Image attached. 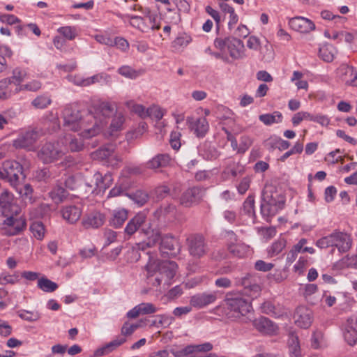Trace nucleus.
<instances>
[{
  "label": "nucleus",
  "mask_w": 357,
  "mask_h": 357,
  "mask_svg": "<svg viewBox=\"0 0 357 357\" xmlns=\"http://www.w3.org/2000/svg\"><path fill=\"white\" fill-rule=\"evenodd\" d=\"M115 112L109 102L100 103L94 112L80 109L76 104L66 105L63 112V127L68 130L81 131L83 138H91L101 132Z\"/></svg>",
  "instance_id": "1"
},
{
  "label": "nucleus",
  "mask_w": 357,
  "mask_h": 357,
  "mask_svg": "<svg viewBox=\"0 0 357 357\" xmlns=\"http://www.w3.org/2000/svg\"><path fill=\"white\" fill-rule=\"evenodd\" d=\"M142 231L146 236H149L147 242H142L136 243L133 247V252L135 253V258L136 260L140 257V255L137 253L139 250H144L146 247L154 246L158 242H161L160 234L158 231L154 232L151 229L150 224L146 223V215L144 213H138L133 218H132L126 225L124 229L126 236H131L135 232Z\"/></svg>",
  "instance_id": "2"
},
{
  "label": "nucleus",
  "mask_w": 357,
  "mask_h": 357,
  "mask_svg": "<svg viewBox=\"0 0 357 357\" xmlns=\"http://www.w3.org/2000/svg\"><path fill=\"white\" fill-rule=\"evenodd\" d=\"M285 204V197L281 192L271 185H266L261 192V214L266 220L275 216Z\"/></svg>",
  "instance_id": "3"
},
{
  "label": "nucleus",
  "mask_w": 357,
  "mask_h": 357,
  "mask_svg": "<svg viewBox=\"0 0 357 357\" xmlns=\"http://www.w3.org/2000/svg\"><path fill=\"white\" fill-rule=\"evenodd\" d=\"M143 17L138 15L118 14L117 15L122 19H129L130 24L139 29L142 32H147L149 29H159L160 26L157 23L158 16L156 13L151 12L149 9H146Z\"/></svg>",
  "instance_id": "4"
},
{
  "label": "nucleus",
  "mask_w": 357,
  "mask_h": 357,
  "mask_svg": "<svg viewBox=\"0 0 357 357\" xmlns=\"http://www.w3.org/2000/svg\"><path fill=\"white\" fill-rule=\"evenodd\" d=\"M225 302L228 309L233 311L236 317L245 316L252 310L250 299L244 298L239 291L227 293Z\"/></svg>",
  "instance_id": "5"
},
{
  "label": "nucleus",
  "mask_w": 357,
  "mask_h": 357,
  "mask_svg": "<svg viewBox=\"0 0 357 357\" xmlns=\"http://www.w3.org/2000/svg\"><path fill=\"white\" fill-rule=\"evenodd\" d=\"M186 246L189 255L195 259H200L208 252L205 237L199 233L192 234L186 238Z\"/></svg>",
  "instance_id": "6"
},
{
  "label": "nucleus",
  "mask_w": 357,
  "mask_h": 357,
  "mask_svg": "<svg viewBox=\"0 0 357 357\" xmlns=\"http://www.w3.org/2000/svg\"><path fill=\"white\" fill-rule=\"evenodd\" d=\"M146 269L148 273H158L159 275L169 281L175 276L178 265L173 261L165 260L155 262L149 259V261L146 265Z\"/></svg>",
  "instance_id": "7"
},
{
  "label": "nucleus",
  "mask_w": 357,
  "mask_h": 357,
  "mask_svg": "<svg viewBox=\"0 0 357 357\" xmlns=\"http://www.w3.org/2000/svg\"><path fill=\"white\" fill-rule=\"evenodd\" d=\"M64 155V152L58 143L46 142L37 152L38 160L43 164L53 163Z\"/></svg>",
  "instance_id": "8"
},
{
  "label": "nucleus",
  "mask_w": 357,
  "mask_h": 357,
  "mask_svg": "<svg viewBox=\"0 0 357 357\" xmlns=\"http://www.w3.org/2000/svg\"><path fill=\"white\" fill-rule=\"evenodd\" d=\"M22 165L15 160H6L0 169V178L8 181L17 189L20 176L22 175Z\"/></svg>",
  "instance_id": "9"
},
{
  "label": "nucleus",
  "mask_w": 357,
  "mask_h": 357,
  "mask_svg": "<svg viewBox=\"0 0 357 357\" xmlns=\"http://www.w3.org/2000/svg\"><path fill=\"white\" fill-rule=\"evenodd\" d=\"M45 134L43 129L34 128L21 132L18 137L13 141V146L15 149H23L30 151L38 139Z\"/></svg>",
  "instance_id": "10"
},
{
  "label": "nucleus",
  "mask_w": 357,
  "mask_h": 357,
  "mask_svg": "<svg viewBox=\"0 0 357 357\" xmlns=\"http://www.w3.org/2000/svg\"><path fill=\"white\" fill-rule=\"evenodd\" d=\"M206 188L202 186H193L185 190L180 197V204L190 208L199 204L206 194Z\"/></svg>",
  "instance_id": "11"
},
{
  "label": "nucleus",
  "mask_w": 357,
  "mask_h": 357,
  "mask_svg": "<svg viewBox=\"0 0 357 357\" xmlns=\"http://www.w3.org/2000/svg\"><path fill=\"white\" fill-rule=\"evenodd\" d=\"M236 285L243 287V292L242 294H245L252 298L257 297L261 291L260 286L257 284L256 279L250 274H247L241 278H236Z\"/></svg>",
  "instance_id": "12"
},
{
  "label": "nucleus",
  "mask_w": 357,
  "mask_h": 357,
  "mask_svg": "<svg viewBox=\"0 0 357 357\" xmlns=\"http://www.w3.org/2000/svg\"><path fill=\"white\" fill-rule=\"evenodd\" d=\"M294 319L297 326L307 328L312 323V312L305 306H299L294 312Z\"/></svg>",
  "instance_id": "13"
},
{
  "label": "nucleus",
  "mask_w": 357,
  "mask_h": 357,
  "mask_svg": "<svg viewBox=\"0 0 357 357\" xmlns=\"http://www.w3.org/2000/svg\"><path fill=\"white\" fill-rule=\"evenodd\" d=\"M216 299V292H203L191 296L190 299V304L195 308L201 309L213 303Z\"/></svg>",
  "instance_id": "14"
},
{
  "label": "nucleus",
  "mask_w": 357,
  "mask_h": 357,
  "mask_svg": "<svg viewBox=\"0 0 357 357\" xmlns=\"http://www.w3.org/2000/svg\"><path fill=\"white\" fill-rule=\"evenodd\" d=\"M332 234V247L338 250L340 253L347 252L351 245L350 236L345 233L340 231H334Z\"/></svg>",
  "instance_id": "15"
},
{
  "label": "nucleus",
  "mask_w": 357,
  "mask_h": 357,
  "mask_svg": "<svg viewBox=\"0 0 357 357\" xmlns=\"http://www.w3.org/2000/svg\"><path fill=\"white\" fill-rule=\"evenodd\" d=\"M179 250L178 241L174 237L166 235L162 238L160 250L162 257H166L169 255V251L171 252L170 255H175Z\"/></svg>",
  "instance_id": "16"
},
{
  "label": "nucleus",
  "mask_w": 357,
  "mask_h": 357,
  "mask_svg": "<svg viewBox=\"0 0 357 357\" xmlns=\"http://www.w3.org/2000/svg\"><path fill=\"white\" fill-rule=\"evenodd\" d=\"M3 225L8 226L6 228V234L8 236H15L19 234L26 227V220L24 218H15L13 216L7 218Z\"/></svg>",
  "instance_id": "17"
},
{
  "label": "nucleus",
  "mask_w": 357,
  "mask_h": 357,
  "mask_svg": "<svg viewBox=\"0 0 357 357\" xmlns=\"http://www.w3.org/2000/svg\"><path fill=\"white\" fill-rule=\"evenodd\" d=\"M227 50L234 59H241L245 56V46L243 41L234 37H227Z\"/></svg>",
  "instance_id": "18"
},
{
  "label": "nucleus",
  "mask_w": 357,
  "mask_h": 357,
  "mask_svg": "<svg viewBox=\"0 0 357 357\" xmlns=\"http://www.w3.org/2000/svg\"><path fill=\"white\" fill-rule=\"evenodd\" d=\"M105 221V216L98 211H93L82 219V224L85 229H97Z\"/></svg>",
  "instance_id": "19"
},
{
  "label": "nucleus",
  "mask_w": 357,
  "mask_h": 357,
  "mask_svg": "<svg viewBox=\"0 0 357 357\" xmlns=\"http://www.w3.org/2000/svg\"><path fill=\"white\" fill-rule=\"evenodd\" d=\"M289 24L292 29L301 33H308L315 29L314 22L303 17L291 18Z\"/></svg>",
  "instance_id": "20"
},
{
  "label": "nucleus",
  "mask_w": 357,
  "mask_h": 357,
  "mask_svg": "<svg viewBox=\"0 0 357 357\" xmlns=\"http://www.w3.org/2000/svg\"><path fill=\"white\" fill-rule=\"evenodd\" d=\"M157 312V307L151 303H142L127 312L130 319H135L139 315L153 314Z\"/></svg>",
  "instance_id": "21"
},
{
  "label": "nucleus",
  "mask_w": 357,
  "mask_h": 357,
  "mask_svg": "<svg viewBox=\"0 0 357 357\" xmlns=\"http://www.w3.org/2000/svg\"><path fill=\"white\" fill-rule=\"evenodd\" d=\"M82 209L75 205L64 206L61 209L63 218L70 224L77 222L82 215Z\"/></svg>",
  "instance_id": "22"
},
{
  "label": "nucleus",
  "mask_w": 357,
  "mask_h": 357,
  "mask_svg": "<svg viewBox=\"0 0 357 357\" xmlns=\"http://www.w3.org/2000/svg\"><path fill=\"white\" fill-rule=\"evenodd\" d=\"M171 162V158L167 153H159L147 161L145 167L156 171L158 169L167 167Z\"/></svg>",
  "instance_id": "23"
},
{
  "label": "nucleus",
  "mask_w": 357,
  "mask_h": 357,
  "mask_svg": "<svg viewBox=\"0 0 357 357\" xmlns=\"http://www.w3.org/2000/svg\"><path fill=\"white\" fill-rule=\"evenodd\" d=\"M186 121L189 127L194 130L195 134L198 137H204L208 131L209 125L204 117L197 119L195 122H193L192 118L188 117Z\"/></svg>",
  "instance_id": "24"
},
{
  "label": "nucleus",
  "mask_w": 357,
  "mask_h": 357,
  "mask_svg": "<svg viewBox=\"0 0 357 357\" xmlns=\"http://www.w3.org/2000/svg\"><path fill=\"white\" fill-rule=\"evenodd\" d=\"M261 309L263 313L274 317H280L285 314L283 305L272 301H266L261 305Z\"/></svg>",
  "instance_id": "25"
},
{
  "label": "nucleus",
  "mask_w": 357,
  "mask_h": 357,
  "mask_svg": "<svg viewBox=\"0 0 357 357\" xmlns=\"http://www.w3.org/2000/svg\"><path fill=\"white\" fill-rule=\"evenodd\" d=\"M126 342L125 337H116V339L106 344L103 347L97 349L93 354L95 357L107 355Z\"/></svg>",
  "instance_id": "26"
},
{
  "label": "nucleus",
  "mask_w": 357,
  "mask_h": 357,
  "mask_svg": "<svg viewBox=\"0 0 357 357\" xmlns=\"http://www.w3.org/2000/svg\"><path fill=\"white\" fill-rule=\"evenodd\" d=\"M255 328L261 333L273 334L278 330V326L269 319L261 317L254 321Z\"/></svg>",
  "instance_id": "27"
},
{
  "label": "nucleus",
  "mask_w": 357,
  "mask_h": 357,
  "mask_svg": "<svg viewBox=\"0 0 357 357\" xmlns=\"http://www.w3.org/2000/svg\"><path fill=\"white\" fill-rule=\"evenodd\" d=\"M128 211L125 208H117L112 211L109 224L115 228L121 227L128 219Z\"/></svg>",
  "instance_id": "28"
},
{
  "label": "nucleus",
  "mask_w": 357,
  "mask_h": 357,
  "mask_svg": "<svg viewBox=\"0 0 357 357\" xmlns=\"http://www.w3.org/2000/svg\"><path fill=\"white\" fill-rule=\"evenodd\" d=\"M116 146L114 144H108L104 145L91 153V158L93 160H106L114 153Z\"/></svg>",
  "instance_id": "29"
},
{
  "label": "nucleus",
  "mask_w": 357,
  "mask_h": 357,
  "mask_svg": "<svg viewBox=\"0 0 357 357\" xmlns=\"http://www.w3.org/2000/svg\"><path fill=\"white\" fill-rule=\"evenodd\" d=\"M93 178L96 181V188L95 190L96 191V194L100 192H104L106 189H107L112 182V175L109 174H106L103 176L100 172H96L93 175Z\"/></svg>",
  "instance_id": "30"
},
{
  "label": "nucleus",
  "mask_w": 357,
  "mask_h": 357,
  "mask_svg": "<svg viewBox=\"0 0 357 357\" xmlns=\"http://www.w3.org/2000/svg\"><path fill=\"white\" fill-rule=\"evenodd\" d=\"M13 80L10 78H6L0 81V100H6L10 98L15 92L13 85Z\"/></svg>",
  "instance_id": "31"
},
{
  "label": "nucleus",
  "mask_w": 357,
  "mask_h": 357,
  "mask_svg": "<svg viewBox=\"0 0 357 357\" xmlns=\"http://www.w3.org/2000/svg\"><path fill=\"white\" fill-rule=\"evenodd\" d=\"M201 154L207 160H215L220 155V152L211 143L206 142L201 148Z\"/></svg>",
  "instance_id": "32"
},
{
  "label": "nucleus",
  "mask_w": 357,
  "mask_h": 357,
  "mask_svg": "<svg viewBox=\"0 0 357 357\" xmlns=\"http://www.w3.org/2000/svg\"><path fill=\"white\" fill-rule=\"evenodd\" d=\"M336 53V48L333 45L328 43L323 45L319 50V57L326 62L333 61Z\"/></svg>",
  "instance_id": "33"
},
{
  "label": "nucleus",
  "mask_w": 357,
  "mask_h": 357,
  "mask_svg": "<svg viewBox=\"0 0 357 357\" xmlns=\"http://www.w3.org/2000/svg\"><path fill=\"white\" fill-rule=\"evenodd\" d=\"M176 211L174 205L167 204L160 206L155 212L154 216L158 219L163 218L166 220L169 217H173Z\"/></svg>",
  "instance_id": "34"
},
{
  "label": "nucleus",
  "mask_w": 357,
  "mask_h": 357,
  "mask_svg": "<svg viewBox=\"0 0 357 357\" xmlns=\"http://www.w3.org/2000/svg\"><path fill=\"white\" fill-rule=\"evenodd\" d=\"M127 196L139 206L144 205L149 199L148 192L143 190L127 193Z\"/></svg>",
  "instance_id": "35"
},
{
  "label": "nucleus",
  "mask_w": 357,
  "mask_h": 357,
  "mask_svg": "<svg viewBox=\"0 0 357 357\" xmlns=\"http://www.w3.org/2000/svg\"><path fill=\"white\" fill-rule=\"evenodd\" d=\"M227 249L234 256L243 257L249 250V246L243 243L227 244Z\"/></svg>",
  "instance_id": "36"
},
{
  "label": "nucleus",
  "mask_w": 357,
  "mask_h": 357,
  "mask_svg": "<svg viewBox=\"0 0 357 357\" xmlns=\"http://www.w3.org/2000/svg\"><path fill=\"white\" fill-rule=\"evenodd\" d=\"M50 194L56 204L63 202L69 195L65 187L61 185H56Z\"/></svg>",
  "instance_id": "37"
},
{
  "label": "nucleus",
  "mask_w": 357,
  "mask_h": 357,
  "mask_svg": "<svg viewBox=\"0 0 357 357\" xmlns=\"http://www.w3.org/2000/svg\"><path fill=\"white\" fill-rule=\"evenodd\" d=\"M259 119L265 125L269 126L274 123H278L282 122V115L281 112L275 111L273 114H261L259 116Z\"/></svg>",
  "instance_id": "38"
},
{
  "label": "nucleus",
  "mask_w": 357,
  "mask_h": 357,
  "mask_svg": "<svg viewBox=\"0 0 357 357\" xmlns=\"http://www.w3.org/2000/svg\"><path fill=\"white\" fill-rule=\"evenodd\" d=\"M192 41L190 36L185 33L178 36L172 42V47L176 50H181L188 46V45Z\"/></svg>",
  "instance_id": "39"
},
{
  "label": "nucleus",
  "mask_w": 357,
  "mask_h": 357,
  "mask_svg": "<svg viewBox=\"0 0 357 357\" xmlns=\"http://www.w3.org/2000/svg\"><path fill=\"white\" fill-rule=\"evenodd\" d=\"M287 241L284 238L275 241L268 249V255L271 257L280 254L286 246Z\"/></svg>",
  "instance_id": "40"
},
{
  "label": "nucleus",
  "mask_w": 357,
  "mask_h": 357,
  "mask_svg": "<svg viewBox=\"0 0 357 357\" xmlns=\"http://www.w3.org/2000/svg\"><path fill=\"white\" fill-rule=\"evenodd\" d=\"M125 121L123 115L121 113L116 114L112 120L109 127V135L113 136L114 132L121 130L123 128V124Z\"/></svg>",
  "instance_id": "41"
},
{
  "label": "nucleus",
  "mask_w": 357,
  "mask_h": 357,
  "mask_svg": "<svg viewBox=\"0 0 357 357\" xmlns=\"http://www.w3.org/2000/svg\"><path fill=\"white\" fill-rule=\"evenodd\" d=\"M38 287L45 292H53L58 288V284L47 278L38 280Z\"/></svg>",
  "instance_id": "42"
},
{
  "label": "nucleus",
  "mask_w": 357,
  "mask_h": 357,
  "mask_svg": "<svg viewBox=\"0 0 357 357\" xmlns=\"http://www.w3.org/2000/svg\"><path fill=\"white\" fill-rule=\"evenodd\" d=\"M30 230L33 236L38 240H42L45 236V226L40 221H36L30 225Z\"/></svg>",
  "instance_id": "43"
},
{
  "label": "nucleus",
  "mask_w": 357,
  "mask_h": 357,
  "mask_svg": "<svg viewBox=\"0 0 357 357\" xmlns=\"http://www.w3.org/2000/svg\"><path fill=\"white\" fill-rule=\"evenodd\" d=\"M242 211L249 217H255V197L253 195H249L244 201Z\"/></svg>",
  "instance_id": "44"
},
{
  "label": "nucleus",
  "mask_w": 357,
  "mask_h": 357,
  "mask_svg": "<svg viewBox=\"0 0 357 357\" xmlns=\"http://www.w3.org/2000/svg\"><path fill=\"white\" fill-rule=\"evenodd\" d=\"M26 75V70L20 68H16L13 70V76L10 78L13 80L12 85L15 89L16 86H21L20 84L24 81Z\"/></svg>",
  "instance_id": "45"
},
{
  "label": "nucleus",
  "mask_w": 357,
  "mask_h": 357,
  "mask_svg": "<svg viewBox=\"0 0 357 357\" xmlns=\"http://www.w3.org/2000/svg\"><path fill=\"white\" fill-rule=\"evenodd\" d=\"M13 202V195L6 190L3 192L0 195V206L3 210V213H5L7 210H10Z\"/></svg>",
  "instance_id": "46"
},
{
  "label": "nucleus",
  "mask_w": 357,
  "mask_h": 357,
  "mask_svg": "<svg viewBox=\"0 0 357 357\" xmlns=\"http://www.w3.org/2000/svg\"><path fill=\"white\" fill-rule=\"evenodd\" d=\"M58 32L66 39L73 40L77 36V31L75 26H66L58 29Z\"/></svg>",
  "instance_id": "47"
},
{
  "label": "nucleus",
  "mask_w": 357,
  "mask_h": 357,
  "mask_svg": "<svg viewBox=\"0 0 357 357\" xmlns=\"http://www.w3.org/2000/svg\"><path fill=\"white\" fill-rule=\"evenodd\" d=\"M345 76L351 77L350 79L345 78V82L352 86H357V72L352 66H347L343 68Z\"/></svg>",
  "instance_id": "48"
},
{
  "label": "nucleus",
  "mask_w": 357,
  "mask_h": 357,
  "mask_svg": "<svg viewBox=\"0 0 357 357\" xmlns=\"http://www.w3.org/2000/svg\"><path fill=\"white\" fill-rule=\"evenodd\" d=\"M18 316L26 321H36L40 318V314L39 312L35 311H27V310H20L18 312Z\"/></svg>",
  "instance_id": "49"
},
{
  "label": "nucleus",
  "mask_w": 357,
  "mask_h": 357,
  "mask_svg": "<svg viewBox=\"0 0 357 357\" xmlns=\"http://www.w3.org/2000/svg\"><path fill=\"white\" fill-rule=\"evenodd\" d=\"M243 167L235 162H230L226 167L225 172L231 174L233 177H236L238 174H243Z\"/></svg>",
  "instance_id": "50"
},
{
  "label": "nucleus",
  "mask_w": 357,
  "mask_h": 357,
  "mask_svg": "<svg viewBox=\"0 0 357 357\" xmlns=\"http://www.w3.org/2000/svg\"><path fill=\"white\" fill-rule=\"evenodd\" d=\"M41 88V83L37 80H33L26 84L22 86H16L15 92H19L22 90H27L30 91H37Z\"/></svg>",
  "instance_id": "51"
},
{
  "label": "nucleus",
  "mask_w": 357,
  "mask_h": 357,
  "mask_svg": "<svg viewBox=\"0 0 357 357\" xmlns=\"http://www.w3.org/2000/svg\"><path fill=\"white\" fill-rule=\"evenodd\" d=\"M19 192L23 197L25 202L31 204L34 202V199L32 196L33 188L31 185L25 184L22 188L19 190Z\"/></svg>",
  "instance_id": "52"
},
{
  "label": "nucleus",
  "mask_w": 357,
  "mask_h": 357,
  "mask_svg": "<svg viewBox=\"0 0 357 357\" xmlns=\"http://www.w3.org/2000/svg\"><path fill=\"white\" fill-rule=\"evenodd\" d=\"M51 102L52 100L50 97L46 96H40L33 100L31 104L37 109H44L50 105Z\"/></svg>",
  "instance_id": "53"
},
{
  "label": "nucleus",
  "mask_w": 357,
  "mask_h": 357,
  "mask_svg": "<svg viewBox=\"0 0 357 357\" xmlns=\"http://www.w3.org/2000/svg\"><path fill=\"white\" fill-rule=\"evenodd\" d=\"M144 322L142 319H141L138 324H130L128 322H126L122 328H121V336L125 337L127 335H130L133 333V332L139 327L142 326V324Z\"/></svg>",
  "instance_id": "54"
},
{
  "label": "nucleus",
  "mask_w": 357,
  "mask_h": 357,
  "mask_svg": "<svg viewBox=\"0 0 357 357\" xmlns=\"http://www.w3.org/2000/svg\"><path fill=\"white\" fill-rule=\"evenodd\" d=\"M33 175L35 179L38 181L47 182L51 178V173L47 167L37 169Z\"/></svg>",
  "instance_id": "55"
},
{
  "label": "nucleus",
  "mask_w": 357,
  "mask_h": 357,
  "mask_svg": "<svg viewBox=\"0 0 357 357\" xmlns=\"http://www.w3.org/2000/svg\"><path fill=\"white\" fill-rule=\"evenodd\" d=\"M170 195V188L167 185H160L154 190V195L158 201L162 200Z\"/></svg>",
  "instance_id": "56"
},
{
  "label": "nucleus",
  "mask_w": 357,
  "mask_h": 357,
  "mask_svg": "<svg viewBox=\"0 0 357 357\" xmlns=\"http://www.w3.org/2000/svg\"><path fill=\"white\" fill-rule=\"evenodd\" d=\"M324 339V333L320 330H316L313 332L311 345L314 349H319L321 347Z\"/></svg>",
  "instance_id": "57"
},
{
  "label": "nucleus",
  "mask_w": 357,
  "mask_h": 357,
  "mask_svg": "<svg viewBox=\"0 0 357 357\" xmlns=\"http://www.w3.org/2000/svg\"><path fill=\"white\" fill-rule=\"evenodd\" d=\"M102 77L103 75L102 74L95 75L85 79H82L77 82V84L82 86H89L92 84L100 82Z\"/></svg>",
  "instance_id": "58"
},
{
  "label": "nucleus",
  "mask_w": 357,
  "mask_h": 357,
  "mask_svg": "<svg viewBox=\"0 0 357 357\" xmlns=\"http://www.w3.org/2000/svg\"><path fill=\"white\" fill-rule=\"evenodd\" d=\"M321 16L324 20H335V22L344 23L346 21V17L337 15H333L331 11L327 10L321 11Z\"/></svg>",
  "instance_id": "59"
},
{
  "label": "nucleus",
  "mask_w": 357,
  "mask_h": 357,
  "mask_svg": "<svg viewBox=\"0 0 357 357\" xmlns=\"http://www.w3.org/2000/svg\"><path fill=\"white\" fill-rule=\"evenodd\" d=\"M344 337L346 342L351 346L357 343V332L345 328Z\"/></svg>",
  "instance_id": "60"
},
{
  "label": "nucleus",
  "mask_w": 357,
  "mask_h": 357,
  "mask_svg": "<svg viewBox=\"0 0 357 357\" xmlns=\"http://www.w3.org/2000/svg\"><path fill=\"white\" fill-rule=\"evenodd\" d=\"M79 186V181L75 176H68L64 181V187L70 190H76Z\"/></svg>",
  "instance_id": "61"
},
{
  "label": "nucleus",
  "mask_w": 357,
  "mask_h": 357,
  "mask_svg": "<svg viewBox=\"0 0 357 357\" xmlns=\"http://www.w3.org/2000/svg\"><path fill=\"white\" fill-rule=\"evenodd\" d=\"M148 116L151 118H154L155 120H160L163 116V111L158 107H149L147 109Z\"/></svg>",
  "instance_id": "62"
},
{
  "label": "nucleus",
  "mask_w": 357,
  "mask_h": 357,
  "mask_svg": "<svg viewBox=\"0 0 357 357\" xmlns=\"http://www.w3.org/2000/svg\"><path fill=\"white\" fill-rule=\"evenodd\" d=\"M119 73L121 75L128 78H135L138 76V73L130 66H122L119 69Z\"/></svg>",
  "instance_id": "63"
},
{
  "label": "nucleus",
  "mask_w": 357,
  "mask_h": 357,
  "mask_svg": "<svg viewBox=\"0 0 357 357\" xmlns=\"http://www.w3.org/2000/svg\"><path fill=\"white\" fill-rule=\"evenodd\" d=\"M117 237V232L110 229H105L104 231V238H105V245H109L116 241Z\"/></svg>",
  "instance_id": "64"
}]
</instances>
